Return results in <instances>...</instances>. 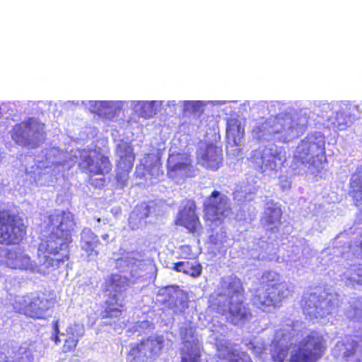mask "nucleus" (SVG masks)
Returning <instances> with one entry per match:
<instances>
[{"label": "nucleus", "mask_w": 362, "mask_h": 362, "mask_svg": "<svg viewBox=\"0 0 362 362\" xmlns=\"http://www.w3.org/2000/svg\"><path fill=\"white\" fill-rule=\"evenodd\" d=\"M74 225V215L69 211L55 210L47 216L46 228L49 233L39 244L37 251L44 274L57 269L69 259Z\"/></svg>", "instance_id": "nucleus-1"}, {"label": "nucleus", "mask_w": 362, "mask_h": 362, "mask_svg": "<svg viewBox=\"0 0 362 362\" xmlns=\"http://www.w3.org/2000/svg\"><path fill=\"white\" fill-rule=\"evenodd\" d=\"M27 234L23 218L16 213L0 207V244L6 246L19 245Z\"/></svg>", "instance_id": "nucleus-2"}, {"label": "nucleus", "mask_w": 362, "mask_h": 362, "mask_svg": "<svg viewBox=\"0 0 362 362\" xmlns=\"http://www.w3.org/2000/svg\"><path fill=\"white\" fill-rule=\"evenodd\" d=\"M203 219L206 224L221 225L231 213L230 199L218 190H213L202 205Z\"/></svg>", "instance_id": "nucleus-3"}, {"label": "nucleus", "mask_w": 362, "mask_h": 362, "mask_svg": "<svg viewBox=\"0 0 362 362\" xmlns=\"http://www.w3.org/2000/svg\"><path fill=\"white\" fill-rule=\"evenodd\" d=\"M325 350L326 346L322 336L313 331L293 350L289 362H317Z\"/></svg>", "instance_id": "nucleus-4"}, {"label": "nucleus", "mask_w": 362, "mask_h": 362, "mask_svg": "<svg viewBox=\"0 0 362 362\" xmlns=\"http://www.w3.org/2000/svg\"><path fill=\"white\" fill-rule=\"evenodd\" d=\"M327 160L323 144L309 140L301 141L293 153V163L296 168L310 165L317 168Z\"/></svg>", "instance_id": "nucleus-5"}, {"label": "nucleus", "mask_w": 362, "mask_h": 362, "mask_svg": "<svg viewBox=\"0 0 362 362\" xmlns=\"http://www.w3.org/2000/svg\"><path fill=\"white\" fill-rule=\"evenodd\" d=\"M176 226L184 228L190 234H199L203 230V226L197 212L196 202L186 199L179 209L175 219Z\"/></svg>", "instance_id": "nucleus-6"}, {"label": "nucleus", "mask_w": 362, "mask_h": 362, "mask_svg": "<svg viewBox=\"0 0 362 362\" xmlns=\"http://www.w3.org/2000/svg\"><path fill=\"white\" fill-rule=\"evenodd\" d=\"M40 124L33 118L16 124L11 131V138L18 145L35 148L41 136Z\"/></svg>", "instance_id": "nucleus-7"}, {"label": "nucleus", "mask_w": 362, "mask_h": 362, "mask_svg": "<svg viewBox=\"0 0 362 362\" xmlns=\"http://www.w3.org/2000/svg\"><path fill=\"white\" fill-rule=\"evenodd\" d=\"M120 155L117 162V173L115 180L117 185L124 187L129 177V174L132 171L135 161V155L132 145L124 143L118 146Z\"/></svg>", "instance_id": "nucleus-8"}, {"label": "nucleus", "mask_w": 362, "mask_h": 362, "mask_svg": "<svg viewBox=\"0 0 362 362\" xmlns=\"http://www.w3.org/2000/svg\"><path fill=\"white\" fill-rule=\"evenodd\" d=\"M86 167L88 172L89 183L97 188H102L105 185L106 180L104 177L95 178V175H105L112 170V163L107 156L102 155L95 160L90 156L86 159Z\"/></svg>", "instance_id": "nucleus-9"}, {"label": "nucleus", "mask_w": 362, "mask_h": 362, "mask_svg": "<svg viewBox=\"0 0 362 362\" xmlns=\"http://www.w3.org/2000/svg\"><path fill=\"white\" fill-rule=\"evenodd\" d=\"M267 204V206L264 209L262 218V224L267 231L271 233H278L282 224V210L274 201H270Z\"/></svg>", "instance_id": "nucleus-10"}, {"label": "nucleus", "mask_w": 362, "mask_h": 362, "mask_svg": "<svg viewBox=\"0 0 362 362\" xmlns=\"http://www.w3.org/2000/svg\"><path fill=\"white\" fill-rule=\"evenodd\" d=\"M55 303L56 301L52 298H41L40 296H36L25 306V311L30 317L38 319L44 318L45 313L53 308Z\"/></svg>", "instance_id": "nucleus-11"}, {"label": "nucleus", "mask_w": 362, "mask_h": 362, "mask_svg": "<svg viewBox=\"0 0 362 362\" xmlns=\"http://www.w3.org/2000/svg\"><path fill=\"white\" fill-rule=\"evenodd\" d=\"M125 312V305L118 299L117 296H111L105 302V307L101 313V317L103 319H116L119 321Z\"/></svg>", "instance_id": "nucleus-12"}, {"label": "nucleus", "mask_w": 362, "mask_h": 362, "mask_svg": "<svg viewBox=\"0 0 362 362\" xmlns=\"http://www.w3.org/2000/svg\"><path fill=\"white\" fill-rule=\"evenodd\" d=\"M221 150L216 146L209 145L202 153L200 163L201 165L211 170H217L221 164Z\"/></svg>", "instance_id": "nucleus-13"}, {"label": "nucleus", "mask_w": 362, "mask_h": 362, "mask_svg": "<svg viewBox=\"0 0 362 362\" xmlns=\"http://www.w3.org/2000/svg\"><path fill=\"white\" fill-rule=\"evenodd\" d=\"M81 249L88 257L96 256L98 252L95 248L100 243V240L96 234H95L90 228H84L81 231Z\"/></svg>", "instance_id": "nucleus-14"}, {"label": "nucleus", "mask_w": 362, "mask_h": 362, "mask_svg": "<svg viewBox=\"0 0 362 362\" xmlns=\"http://www.w3.org/2000/svg\"><path fill=\"white\" fill-rule=\"evenodd\" d=\"M228 313L230 322L235 325L244 323L252 317L251 313L242 302L230 303L228 305Z\"/></svg>", "instance_id": "nucleus-15"}, {"label": "nucleus", "mask_w": 362, "mask_h": 362, "mask_svg": "<svg viewBox=\"0 0 362 362\" xmlns=\"http://www.w3.org/2000/svg\"><path fill=\"white\" fill-rule=\"evenodd\" d=\"M173 269L192 278H198L202 274L203 267L198 261H180L174 263Z\"/></svg>", "instance_id": "nucleus-16"}, {"label": "nucleus", "mask_w": 362, "mask_h": 362, "mask_svg": "<svg viewBox=\"0 0 362 362\" xmlns=\"http://www.w3.org/2000/svg\"><path fill=\"white\" fill-rule=\"evenodd\" d=\"M244 136V129L240 121L235 118H230L227 122L226 137L234 146H238Z\"/></svg>", "instance_id": "nucleus-17"}, {"label": "nucleus", "mask_w": 362, "mask_h": 362, "mask_svg": "<svg viewBox=\"0 0 362 362\" xmlns=\"http://www.w3.org/2000/svg\"><path fill=\"white\" fill-rule=\"evenodd\" d=\"M163 344L164 340L162 336H151L141 340L144 354H148L151 358L156 357L160 354Z\"/></svg>", "instance_id": "nucleus-18"}, {"label": "nucleus", "mask_w": 362, "mask_h": 362, "mask_svg": "<svg viewBox=\"0 0 362 362\" xmlns=\"http://www.w3.org/2000/svg\"><path fill=\"white\" fill-rule=\"evenodd\" d=\"M127 283V279L118 274H112L107 276L104 281V287L106 291H120Z\"/></svg>", "instance_id": "nucleus-19"}, {"label": "nucleus", "mask_w": 362, "mask_h": 362, "mask_svg": "<svg viewBox=\"0 0 362 362\" xmlns=\"http://www.w3.org/2000/svg\"><path fill=\"white\" fill-rule=\"evenodd\" d=\"M279 300L272 298V296H255L254 303L257 307L265 311L270 307L276 308L279 306Z\"/></svg>", "instance_id": "nucleus-20"}, {"label": "nucleus", "mask_w": 362, "mask_h": 362, "mask_svg": "<svg viewBox=\"0 0 362 362\" xmlns=\"http://www.w3.org/2000/svg\"><path fill=\"white\" fill-rule=\"evenodd\" d=\"M190 166V163L187 161L182 162H173L168 160V174L170 177H173L177 173L184 171L188 169Z\"/></svg>", "instance_id": "nucleus-21"}, {"label": "nucleus", "mask_w": 362, "mask_h": 362, "mask_svg": "<svg viewBox=\"0 0 362 362\" xmlns=\"http://www.w3.org/2000/svg\"><path fill=\"white\" fill-rule=\"evenodd\" d=\"M201 354L199 351L188 349L187 351H182L180 362H200Z\"/></svg>", "instance_id": "nucleus-22"}, {"label": "nucleus", "mask_w": 362, "mask_h": 362, "mask_svg": "<svg viewBox=\"0 0 362 362\" xmlns=\"http://www.w3.org/2000/svg\"><path fill=\"white\" fill-rule=\"evenodd\" d=\"M78 340L74 334L68 336L64 342L62 348L63 353L74 352L78 345Z\"/></svg>", "instance_id": "nucleus-23"}, {"label": "nucleus", "mask_w": 362, "mask_h": 362, "mask_svg": "<svg viewBox=\"0 0 362 362\" xmlns=\"http://www.w3.org/2000/svg\"><path fill=\"white\" fill-rule=\"evenodd\" d=\"M227 289L231 294H241L243 291V288L240 279L237 277L230 278Z\"/></svg>", "instance_id": "nucleus-24"}, {"label": "nucleus", "mask_w": 362, "mask_h": 362, "mask_svg": "<svg viewBox=\"0 0 362 362\" xmlns=\"http://www.w3.org/2000/svg\"><path fill=\"white\" fill-rule=\"evenodd\" d=\"M143 351L144 348L141 341L139 343L134 344L133 346H131V349L127 354L129 360L131 362L136 361V359L139 357L140 354Z\"/></svg>", "instance_id": "nucleus-25"}, {"label": "nucleus", "mask_w": 362, "mask_h": 362, "mask_svg": "<svg viewBox=\"0 0 362 362\" xmlns=\"http://www.w3.org/2000/svg\"><path fill=\"white\" fill-rule=\"evenodd\" d=\"M278 157L276 155L271 153L268 158H266L264 156H262V165L265 167L266 169L273 170L276 167V160Z\"/></svg>", "instance_id": "nucleus-26"}, {"label": "nucleus", "mask_w": 362, "mask_h": 362, "mask_svg": "<svg viewBox=\"0 0 362 362\" xmlns=\"http://www.w3.org/2000/svg\"><path fill=\"white\" fill-rule=\"evenodd\" d=\"M166 294H182V291L177 285H170L165 287Z\"/></svg>", "instance_id": "nucleus-27"}, {"label": "nucleus", "mask_w": 362, "mask_h": 362, "mask_svg": "<svg viewBox=\"0 0 362 362\" xmlns=\"http://www.w3.org/2000/svg\"><path fill=\"white\" fill-rule=\"evenodd\" d=\"M160 165H161V164L160 163H158V162H155V163H152L151 169L148 170H149V174L151 175H153L154 173H152L151 171L153 170H156V175L157 176L159 175V171H160Z\"/></svg>", "instance_id": "nucleus-28"}, {"label": "nucleus", "mask_w": 362, "mask_h": 362, "mask_svg": "<svg viewBox=\"0 0 362 362\" xmlns=\"http://www.w3.org/2000/svg\"><path fill=\"white\" fill-rule=\"evenodd\" d=\"M285 356H286V354L284 353V351L281 350L277 354V355L276 356V360L278 361L279 362H283Z\"/></svg>", "instance_id": "nucleus-29"}, {"label": "nucleus", "mask_w": 362, "mask_h": 362, "mask_svg": "<svg viewBox=\"0 0 362 362\" xmlns=\"http://www.w3.org/2000/svg\"><path fill=\"white\" fill-rule=\"evenodd\" d=\"M52 326H53V329H54V334H59L60 330H59V321L54 320L52 322Z\"/></svg>", "instance_id": "nucleus-30"}, {"label": "nucleus", "mask_w": 362, "mask_h": 362, "mask_svg": "<svg viewBox=\"0 0 362 362\" xmlns=\"http://www.w3.org/2000/svg\"><path fill=\"white\" fill-rule=\"evenodd\" d=\"M144 158H145V162H146L145 165H147V163H151L153 162L154 157L152 155L148 153L145 156Z\"/></svg>", "instance_id": "nucleus-31"}, {"label": "nucleus", "mask_w": 362, "mask_h": 362, "mask_svg": "<svg viewBox=\"0 0 362 362\" xmlns=\"http://www.w3.org/2000/svg\"><path fill=\"white\" fill-rule=\"evenodd\" d=\"M52 339L56 344H58L60 342L59 334H53Z\"/></svg>", "instance_id": "nucleus-32"}, {"label": "nucleus", "mask_w": 362, "mask_h": 362, "mask_svg": "<svg viewBox=\"0 0 362 362\" xmlns=\"http://www.w3.org/2000/svg\"><path fill=\"white\" fill-rule=\"evenodd\" d=\"M16 260L17 259H23V260H25L26 262H28L30 260V257L27 255H24V256H17L16 255Z\"/></svg>", "instance_id": "nucleus-33"}, {"label": "nucleus", "mask_w": 362, "mask_h": 362, "mask_svg": "<svg viewBox=\"0 0 362 362\" xmlns=\"http://www.w3.org/2000/svg\"><path fill=\"white\" fill-rule=\"evenodd\" d=\"M11 267L13 268V269H23V267L18 264V263H14V264H11Z\"/></svg>", "instance_id": "nucleus-34"}, {"label": "nucleus", "mask_w": 362, "mask_h": 362, "mask_svg": "<svg viewBox=\"0 0 362 362\" xmlns=\"http://www.w3.org/2000/svg\"><path fill=\"white\" fill-rule=\"evenodd\" d=\"M145 107L150 109L151 110H153V107L151 106L149 104H144L143 108H145Z\"/></svg>", "instance_id": "nucleus-35"}, {"label": "nucleus", "mask_w": 362, "mask_h": 362, "mask_svg": "<svg viewBox=\"0 0 362 362\" xmlns=\"http://www.w3.org/2000/svg\"><path fill=\"white\" fill-rule=\"evenodd\" d=\"M142 116L144 117L145 118H147V117H150L152 116L151 114H146V113H143L142 114Z\"/></svg>", "instance_id": "nucleus-36"}, {"label": "nucleus", "mask_w": 362, "mask_h": 362, "mask_svg": "<svg viewBox=\"0 0 362 362\" xmlns=\"http://www.w3.org/2000/svg\"><path fill=\"white\" fill-rule=\"evenodd\" d=\"M98 103L100 105V106L104 107L105 105H106V102L104 101H100Z\"/></svg>", "instance_id": "nucleus-37"}, {"label": "nucleus", "mask_w": 362, "mask_h": 362, "mask_svg": "<svg viewBox=\"0 0 362 362\" xmlns=\"http://www.w3.org/2000/svg\"><path fill=\"white\" fill-rule=\"evenodd\" d=\"M226 310H218V313L222 314V315H225L226 314Z\"/></svg>", "instance_id": "nucleus-38"}, {"label": "nucleus", "mask_w": 362, "mask_h": 362, "mask_svg": "<svg viewBox=\"0 0 362 362\" xmlns=\"http://www.w3.org/2000/svg\"><path fill=\"white\" fill-rule=\"evenodd\" d=\"M358 247H360V249L362 250V241L360 242L359 245H358Z\"/></svg>", "instance_id": "nucleus-39"}, {"label": "nucleus", "mask_w": 362, "mask_h": 362, "mask_svg": "<svg viewBox=\"0 0 362 362\" xmlns=\"http://www.w3.org/2000/svg\"><path fill=\"white\" fill-rule=\"evenodd\" d=\"M240 362H252V361H251L250 360H248V361H243V360H241Z\"/></svg>", "instance_id": "nucleus-40"}, {"label": "nucleus", "mask_w": 362, "mask_h": 362, "mask_svg": "<svg viewBox=\"0 0 362 362\" xmlns=\"http://www.w3.org/2000/svg\"><path fill=\"white\" fill-rule=\"evenodd\" d=\"M355 182H356V181H354L353 182H351V187H354V183H355Z\"/></svg>", "instance_id": "nucleus-41"}, {"label": "nucleus", "mask_w": 362, "mask_h": 362, "mask_svg": "<svg viewBox=\"0 0 362 362\" xmlns=\"http://www.w3.org/2000/svg\"><path fill=\"white\" fill-rule=\"evenodd\" d=\"M187 103H188L189 104H192V105H194V102L188 101Z\"/></svg>", "instance_id": "nucleus-42"}, {"label": "nucleus", "mask_w": 362, "mask_h": 362, "mask_svg": "<svg viewBox=\"0 0 362 362\" xmlns=\"http://www.w3.org/2000/svg\"><path fill=\"white\" fill-rule=\"evenodd\" d=\"M356 362H361L360 361H357Z\"/></svg>", "instance_id": "nucleus-43"}]
</instances>
